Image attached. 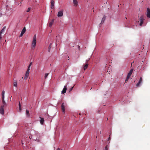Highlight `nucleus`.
Here are the masks:
<instances>
[{"label": "nucleus", "mask_w": 150, "mask_h": 150, "mask_svg": "<svg viewBox=\"0 0 150 150\" xmlns=\"http://www.w3.org/2000/svg\"><path fill=\"white\" fill-rule=\"evenodd\" d=\"M61 108H62V111L63 112H64L65 111V108L64 106V103H62V105H61Z\"/></svg>", "instance_id": "12"}, {"label": "nucleus", "mask_w": 150, "mask_h": 150, "mask_svg": "<svg viewBox=\"0 0 150 150\" xmlns=\"http://www.w3.org/2000/svg\"><path fill=\"white\" fill-rule=\"evenodd\" d=\"M106 16H105L104 15L103 16V18H102L101 23L99 24V26H100V25H101V24L103 23L105 21V20L106 19Z\"/></svg>", "instance_id": "7"}, {"label": "nucleus", "mask_w": 150, "mask_h": 150, "mask_svg": "<svg viewBox=\"0 0 150 150\" xmlns=\"http://www.w3.org/2000/svg\"><path fill=\"white\" fill-rule=\"evenodd\" d=\"M54 19H52V21L50 22L49 23V26L50 27H51L52 25L53 24V23H54Z\"/></svg>", "instance_id": "18"}, {"label": "nucleus", "mask_w": 150, "mask_h": 150, "mask_svg": "<svg viewBox=\"0 0 150 150\" xmlns=\"http://www.w3.org/2000/svg\"><path fill=\"white\" fill-rule=\"evenodd\" d=\"M36 43V35H34L32 43V47L34 49L35 48Z\"/></svg>", "instance_id": "1"}, {"label": "nucleus", "mask_w": 150, "mask_h": 150, "mask_svg": "<svg viewBox=\"0 0 150 150\" xmlns=\"http://www.w3.org/2000/svg\"><path fill=\"white\" fill-rule=\"evenodd\" d=\"M32 132H35V134H36V135H37V134H38V133H37V132H35V131H34V130H32Z\"/></svg>", "instance_id": "31"}, {"label": "nucleus", "mask_w": 150, "mask_h": 150, "mask_svg": "<svg viewBox=\"0 0 150 150\" xmlns=\"http://www.w3.org/2000/svg\"><path fill=\"white\" fill-rule=\"evenodd\" d=\"M128 79H127V78H126V79H125V82H127V81H128Z\"/></svg>", "instance_id": "34"}, {"label": "nucleus", "mask_w": 150, "mask_h": 150, "mask_svg": "<svg viewBox=\"0 0 150 150\" xmlns=\"http://www.w3.org/2000/svg\"><path fill=\"white\" fill-rule=\"evenodd\" d=\"M19 110L20 111H21V104L20 103V102H19Z\"/></svg>", "instance_id": "25"}, {"label": "nucleus", "mask_w": 150, "mask_h": 150, "mask_svg": "<svg viewBox=\"0 0 150 150\" xmlns=\"http://www.w3.org/2000/svg\"><path fill=\"white\" fill-rule=\"evenodd\" d=\"M100 112V111H99V110H98V112Z\"/></svg>", "instance_id": "40"}, {"label": "nucleus", "mask_w": 150, "mask_h": 150, "mask_svg": "<svg viewBox=\"0 0 150 150\" xmlns=\"http://www.w3.org/2000/svg\"><path fill=\"white\" fill-rule=\"evenodd\" d=\"M134 61H133V62H132V64H131V65H132V64H133V63H134Z\"/></svg>", "instance_id": "39"}, {"label": "nucleus", "mask_w": 150, "mask_h": 150, "mask_svg": "<svg viewBox=\"0 0 150 150\" xmlns=\"http://www.w3.org/2000/svg\"><path fill=\"white\" fill-rule=\"evenodd\" d=\"M52 45V43H50V45L49 46V47H48V52H50V49H51V45Z\"/></svg>", "instance_id": "24"}, {"label": "nucleus", "mask_w": 150, "mask_h": 150, "mask_svg": "<svg viewBox=\"0 0 150 150\" xmlns=\"http://www.w3.org/2000/svg\"><path fill=\"white\" fill-rule=\"evenodd\" d=\"M34 135H31L30 136H29V138L30 139H33L34 140H35V139H34Z\"/></svg>", "instance_id": "22"}, {"label": "nucleus", "mask_w": 150, "mask_h": 150, "mask_svg": "<svg viewBox=\"0 0 150 150\" xmlns=\"http://www.w3.org/2000/svg\"><path fill=\"white\" fill-rule=\"evenodd\" d=\"M88 63H87L86 64V65L84 66L83 67V69L84 70H86L88 66Z\"/></svg>", "instance_id": "21"}, {"label": "nucleus", "mask_w": 150, "mask_h": 150, "mask_svg": "<svg viewBox=\"0 0 150 150\" xmlns=\"http://www.w3.org/2000/svg\"><path fill=\"white\" fill-rule=\"evenodd\" d=\"M4 93L5 91H3L2 93V99H4Z\"/></svg>", "instance_id": "20"}, {"label": "nucleus", "mask_w": 150, "mask_h": 150, "mask_svg": "<svg viewBox=\"0 0 150 150\" xmlns=\"http://www.w3.org/2000/svg\"><path fill=\"white\" fill-rule=\"evenodd\" d=\"M110 139V137H109L108 139V140H109Z\"/></svg>", "instance_id": "38"}, {"label": "nucleus", "mask_w": 150, "mask_h": 150, "mask_svg": "<svg viewBox=\"0 0 150 150\" xmlns=\"http://www.w3.org/2000/svg\"><path fill=\"white\" fill-rule=\"evenodd\" d=\"M32 62H31L30 63V64H29V65H30V66H31V65H32Z\"/></svg>", "instance_id": "36"}, {"label": "nucleus", "mask_w": 150, "mask_h": 150, "mask_svg": "<svg viewBox=\"0 0 150 150\" xmlns=\"http://www.w3.org/2000/svg\"><path fill=\"white\" fill-rule=\"evenodd\" d=\"M5 29H6L5 26L3 28L1 29V31L0 32V35H1L2 33H3L5 31Z\"/></svg>", "instance_id": "14"}, {"label": "nucleus", "mask_w": 150, "mask_h": 150, "mask_svg": "<svg viewBox=\"0 0 150 150\" xmlns=\"http://www.w3.org/2000/svg\"><path fill=\"white\" fill-rule=\"evenodd\" d=\"M49 74V73H46L45 74V79H46L48 75Z\"/></svg>", "instance_id": "26"}, {"label": "nucleus", "mask_w": 150, "mask_h": 150, "mask_svg": "<svg viewBox=\"0 0 150 150\" xmlns=\"http://www.w3.org/2000/svg\"><path fill=\"white\" fill-rule=\"evenodd\" d=\"M4 105L1 106V108L0 110V113L3 115H4Z\"/></svg>", "instance_id": "5"}, {"label": "nucleus", "mask_w": 150, "mask_h": 150, "mask_svg": "<svg viewBox=\"0 0 150 150\" xmlns=\"http://www.w3.org/2000/svg\"><path fill=\"white\" fill-rule=\"evenodd\" d=\"M133 70V69H131V70H130V71H129V72L127 74V75L130 76L132 74V73Z\"/></svg>", "instance_id": "17"}, {"label": "nucleus", "mask_w": 150, "mask_h": 150, "mask_svg": "<svg viewBox=\"0 0 150 150\" xmlns=\"http://www.w3.org/2000/svg\"><path fill=\"white\" fill-rule=\"evenodd\" d=\"M61 150H62V149Z\"/></svg>", "instance_id": "43"}, {"label": "nucleus", "mask_w": 150, "mask_h": 150, "mask_svg": "<svg viewBox=\"0 0 150 150\" xmlns=\"http://www.w3.org/2000/svg\"><path fill=\"white\" fill-rule=\"evenodd\" d=\"M57 150H60V149L59 148H58Z\"/></svg>", "instance_id": "37"}, {"label": "nucleus", "mask_w": 150, "mask_h": 150, "mask_svg": "<svg viewBox=\"0 0 150 150\" xmlns=\"http://www.w3.org/2000/svg\"><path fill=\"white\" fill-rule=\"evenodd\" d=\"M22 144H23V143L22 142Z\"/></svg>", "instance_id": "41"}, {"label": "nucleus", "mask_w": 150, "mask_h": 150, "mask_svg": "<svg viewBox=\"0 0 150 150\" xmlns=\"http://www.w3.org/2000/svg\"><path fill=\"white\" fill-rule=\"evenodd\" d=\"M2 100L3 103L4 104V105H4H4H6V103L4 100V99H2Z\"/></svg>", "instance_id": "23"}, {"label": "nucleus", "mask_w": 150, "mask_h": 150, "mask_svg": "<svg viewBox=\"0 0 150 150\" xmlns=\"http://www.w3.org/2000/svg\"><path fill=\"white\" fill-rule=\"evenodd\" d=\"M74 88V86L71 87L69 90V92H70Z\"/></svg>", "instance_id": "27"}, {"label": "nucleus", "mask_w": 150, "mask_h": 150, "mask_svg": "<svg viewBox=\"0 0 150 150\" xmlns=\"http://www.w3.org/2000/svg\"><path fill=\"white\" fill-rule=\"evenodd\" d=\"M13 86L17 87V82L16 80H14V82H13Z\"/></svg>", "instance_id": "15"}, {"label": "nucleus", "mask_w": 150, "mask_h": 150, "mask_svg": "<svg viewBox=\"0 0 150 150\" xmlns=\"http://www.w3.org/2000/svg\"><path fill=\"white\" fill-rule=\"evenodd\" d=\"M54 1L53 0H51V8L53 9L54 8Z\"/></svg>", "instance_id": "13"}, {"label": "nucleus", "mask_w": 150, "mask_h": 150, "mask_svg": "<svg viewBox=\"0 0 150 150\" xmlns=\"http://www.w3.org/2000/svg\"><path fill=\"white\" fill-rule=\"evenodd\" d=\"M142 83V77H141L139 79V80L137 83L136 85V86L137 87H139L141 84Z\"/></svg>", "instance_id": "3"}, {"label": "nucleus", "mask_w": 150, "mask_h": 150, "mask_svg": "<svg viewBox=\"0 0 150 150\" xmlns=\"http://www.w3.org/2000/svg\"><path fill=\"white\" fill-rule=\"evenodd\" d=\"M73 3L74 6H76L78 5V2L77 0H73Z\"/></svg>", "instance_id": "11"}, {"label": "nucleus", "mask_w": 150, "mask_h": 150, "mask_svg": "<svg viewBox=\"0 0 150 150\" xmlns=\"http://www.w3.org/2000/svg\"><path fill=\"white\" fill-rule=\"evenodd\" d=\"M144 19L142 16H141L139 18L140 23L139 25L140 26L142 25L143 23Z\"/></svg>", "instance_id": "2"}, {"label": "nucleus", "mask_w": 150, "mask_h": 150, "mask_svg": "<svg viewBox=\"0 0 150 150\" xmlns=\"http://www.w3.org/2000/svg\"><path fill=\"white\" fill-rule=\"evenodd\" d=\"M90 59V58H89V59H86V62H88V61Z\"/></svg>", "instance_id": "32"}, {"label": "nucleus", "mask_w": 150, "mask_h": 150, "mask_svg": "<svg viewBox=\"0 0 150 150\" xmlns=\"http://www.w3.org/2000/svg\"><path fill=\"white\" fill-rule=\"evenodd\" d=\"M29 74V71H28V70H27L25 74V77L24 78V79H26L28 77Z\"/></svg>", "instance_id": "8"}, {"label": "nucleus", "mask_w": 150, "mask_h": 150, "mask_svg": "<svg viewBox=\"0 0 150 150\" xmlns=\"http://www.w3.org/2000/svg\"><path fill=\"white\" fill-rule=\"evenodd\" d=\"M30 66H30L29 65L28 67V69H27V70H28V71H30Z\"/></svg>", "instance_id": "30"}, {"label": "nucleus", "mask_w": 150, "mask_h": 150, "mask_svg": "<svg viewBox=\"0 0 150 150\" xmlns=\"http://www.w3.org/2000/svg\"><path fill=\"white\" fill-rule=\"evenodd\" d=\"M26 31V29L25 27H24L23 29H22L21 33L20 35V37H21L25 33Z\"/></svg>", "instance_id": "6"}, {"label": "nucleus", "mask_w": 150, "mask_h": 150, "mask_svg": "<svg viewBox=\"0 0 150 150\" xmlns=\"http://www.w3.org/2000/svg\"><path fill=\"white\" fill-rule=\"evenodd\" d=\"M26 115L28 117H30V113L29 111L28 110H26Z\"/></svg>", "instance_id": "16"}, {"label": "nucleus", "mask_w": 150, "mask_h": 150, "mask_svg": "<svg viewBox=\"0 0 150 150\" xmlns=\"http://www.w3.org/2000/svg\"><path fill=\"white\" fill-rule=\"evenodd\" d=\"M129 77H130V76H129L128 75H127L126 78L128 79H129Z\"/></svg>", "instance_id": "33"}, {"label": "nucleus", "mask_w": 150, "mask_h": 150, "mask_svg": "<svg viewBox=\"0 0 150 150\" xmlns=\"http://www.w3.org/2000/svg\"><path fill=\"white\" fill-rule=\"evenodd\" d=\"M63 10H62L59 11L57 14L58 17H60L62 16L63 14Z\"/></svg>", "instance_id": "4"}, {"label": "nucleus", "mask_w": 150, "mask_h": 150, "mask_svg": "<svg viewBox=\"0 0 150 150\" xmlns=\"http://www.w3.org/2000/svg\"><path fill=\"white\" fill-rule=\"evenodd\" d=\"M32 62H31L30 63V64H29V65H30V66H31V65H32Z\"/></svg>", "instance_id": "35"}, {"label": "nucleus", "mask_w": 150, "mask_h": 150, "mask_svg": "<svg viewBox=\"0 0 150 150\" xmlns=\"http://www.w3.org/2000/svg\"><path fill=\"white\" fill-rule=\"evenodd\" d=\"M67 90V87L66 86H65L64 87V88L63 89V90L61 92V93L62 94H64L66 92V90Z\"/></svg>", "instance_id": "10"}, {"label": "nucleus", "mask_w": 150, "mask_h": 150, "mask_svg": "<svg viewBox=\"0 0 150 150\" xmlns=\"http://www.w3.org/2000/svg\"><path fill=\"white\" fill-rule=\"evenodd\" d=\"M44 122V120L43 118L40 117V123L42 124L43 125Z\"/></svg>", "instance_id": "19"}, {"label": "nucleus", "mask_w": 150, "mask_h": 150, "mask_svg": "<svg viewBox=\"0 0 150 150\" xmlns=\"http://www.w3.org/2000/svg\"><path fill=\"white\" fill-rule=\"evenodd\" d=\"M31 9V8L30 7L28 8V9H27V10L26 11V12H28L30 11Z\"/></svg>", "instance_id": "28"}, {"label": "nucleus", "mask_w": 150, "mask_h": 150, "mask_svg": "<svg viewBox=\"0 0 150 150\" xmlns=\"http://www.w3.org/2000/svg\"><path fill=\"white\" fill-rule=\"evenodd\" d=\"M92 88V87L90 89V90H91Z\"/></svg>", "instance_id": "42"}, {"label": "nucleus", "mask_w": 150, "mask_h": 150, "mask_svg": "<svg viewBox=\"0 0 150 150\" xmlns=\"http://www.w3.org/2000/svg\"><path fill=\"white\" fill-rule=\"evenodd\" d=\"M147 16L149 18H150V9L149 8H147Z\"/></svg>", "instance_id": "9"}, {"label": "nucleus", "mask_w": 150, "mask_h": 150, "mask_svg": "<svg viewBox=\"0 0 150 150\" xmlns=\"http://www.w3.org/2000/svg\"><path fill=\"white\" fill-rule=\"evenodd\" d=\"M109 146L108 145L106 146L104 150H108V148H109Z\"/></svg>", "instance_id": "29"}]
</instances>
